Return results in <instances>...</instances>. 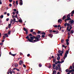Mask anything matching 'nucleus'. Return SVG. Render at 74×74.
<instances>
[{
	"mask_svg": "<svg viewBox=\"0 0 74 74\" xmlns=\"http://www.w3.org/2000/svg\"><path fill=\"white\" fill-rule=\"evenodd\" d=\"M5 36H3V40H5Z\"/></svg>",
	"mask_w": 74,
	"mask_h": 74,
	"instance_id": "obj_49",
	"label": "nucleus"
},
{
	"mask_svg": "<svg viewBox=\"0 0 74 74\" xmlns=\"http://www.w3.org/2000/svg\"><path fill=\"white\" fill-rule=\"evenodd\" d=\"M69 41V39H67L66 40V42H68Z\"/></svg>",
	"mask_w": 74,
	"mask_h": 74,
	"instance_id": "obj_46",
	"label": "nucleus"
},
{
	"mask_svg": "<svg viewBox=\"0 0 74 74\" xmlns=\"http://www.w3.org/2000/svg\"><path fill=\"white\" fill-rule=\"evenodd\" d=\"M71 22V24H72L73 23H74V21L73 20H72L71 21H69V22Z\"/></svg>",
	"mask_w": 74,
	"mask_h": 74,
	"instance_id": "obj_12",
	"label": "nucleus"
},
{
	"mask_svg": "<svg viewBox=\"0 0 74 74\" xmlns=\"http://www.w3.org/2000/svg\"><path fill=\"white\" fill-rule=\"evenodd\" d=\"M14 66L15 67H17L18 66V65L17 64H14Z\"/></svg>",
	"mask_w": 74,
	"mask_h": 74,
	"instance_id": "obj_16",
	"label": "nucleus"
},
{
	"mask_svg": "<svg viewBox=\"0 0 74 74\" xmlns=\"http://www.w3.org/2000/svg\"><path fill=\"white\" fill-rule=\"evenodd\" d=\"M32 34H34V35L36 34V32H32Z\"/></svg>",
	"mask_w": 74,
	"mask_h": 74,
	"instance_id": "obj_33",
	"label": "nucleus"
},
{
	"mask_svg": "<svg viewBox=\"0 0 74 74\" xmlns=\"http://www.w3.org/2000/svg\"><path fill=\"white\" fill-rule=\"evenodd\" d=\"M9 6L10 7H12V5L10 3V4H9Z\"/></svg>",
	"mask_w": 74,
	"mask_h": 74,
	"instance_id": "obj_64",
	"label": "nucleus"
},
{
	"mask_svg": "<svg viewBox=\"0 0 74 74\" xmlns=\"http://www.w3.org/2000/svg\"><path fill=\"white\" fill-rule=\"evenodd\" d=\"M11 23H10V24H9L8 25V28H10V27H11Z\"/></svg>",
	"mask_w": 74,
	"mask_h": 74,
	"instance_id": "obj_18",
	"label": "nucleus"
},
{
	"mask_svg": "<svg viewBox=\"0 0 74 74\" xmlns=\"http://www.w3.org/2000/svg\"><path fill=\"white\" fill-rule=\"evenodd\" d=\"M57 56L58 57H60V54L58 53H57Z\"/></svg>",
	"mask_w": 74,
	"mask_h": 74,
	"instance_id": "obj_58",
	"label": "nucleus"
},
{
	"mask_svg": "<svg viewBox=\"0 0 74 74\" xmlns=\"http://www.w3.org/2000/svg\"><path fill=\"white\" fill-rule=\"evenodd\" d=\"M59 69V67H58V66L57 65L55 68L56 70H58V69Z\"/></svg>",
	"mask_w": 74,
	"mask_h": 74,
	"instance_id": "obj_14",
	"label": "nucleus"
},
{
	"mask_svg": "<svg viewBox=\"0 0 74 74\" xmlns=\"http://www.w3.org/2000/svg\"><path fill=\"white\" fill-rule=\"evenodd\" d=\"M33 36V38H34V39H36L37 40L36 36Z\"/></svg>",
	"mask_w": 74,
	"mask_h": 74,
	"instance_id": "obj_23",
	"label": "nucleus"
},
{
	"mask_svg": "<svg viewBox=\"0 0 74 74\" xmlns=\"http://www.w3.org/2000/svg\"><path fill=\"white\" fill-rule=\"evenodd\" d=\"M58 71H61V69H60V68H59Z\"/></svg>",
	"mask_w": 74,
	"mask_h": 74,
	"instance_id": "obj_62",
	"label": "nucleus"
},
{
	"mask_svg": "<svg viewBox=\"0 0 74 74\" xmlns=\"http://www.w3.org/2000/svg\"><path fill=\"white\" fill-rule=\"evenodd\" d=\"M62 20H61V19H59L58 20V23H62Z\"/></svg>",
	"mask_w": 74,
	"mask_h": 74,
	"instance_id": "obj_10",
	"label": "nucleus"
},
{
	"mask_svg": "<svg viewBox=\"0 0 74 74\" xmlns=\"http://www.w3.org/2000/svg\"><path fill=\"white\" fill-rule=\"evenodd\" d=\"M69 73H71L72 72V70H69Z\"/></svg>",
	"mask_w": 74,
	"mask_h": 74,
	"instance_id": "obj_47",
	"label": "nucleus"
},
{
	"mask_svg": "<svg viewBox=\"0 0 74 74\" xmlns=\"http://www.w3.org/2000/svg\"><path fill=\"white\" fill-rule=\"evenodd\" d=\"M37 33L38 34H40V33H41V32L40 31H38V32Z\"/></svg>",
	"mask_w": 74,
	"mask_h": 74,
	"instance_id": "obj_45",
	"label": "nucleus"
},
{
	"mask_svg": "<svg viewBox=\"0 0 74 74\" xmlns=\"http://www.w3.org/2000/svg\"><path fill=\"white\" fill-rule=\"evenodd\" d=\"M15 17L16 18H17L18 17V14H16L15 16Z\"/></svg>",
	"mask_w": 74,
	"mask_h": 74,
	"instance_id": "obj_52",
	"label": "nucleus"
},
{
	"mask_svg": "<svg viewBox=\"0 0 74 74\" xmlns=\"http://www.w3.org/2000/svg\"><path fill=\"white\" fill-rule=\"evenodd\" d=\"M56 66V65L55 64H53V67H55Z\"/></svg>",
	"mask_w": 74,
	"mask_h": 74,
	"instance_id": "obj_37",
	"label": "nucleus"
},
{
	"mask_svg": "<svg viewBox=\"0 0 74 74\" xmlns=\"http://www.w3.org/2000/svg\"><path fill=\"white\" fill-rule=\"evenodd\" d=\"M63 53H61L60 54V55L61 56H62V54H63Z\"/></svg>",
	"mask_w": 74,
	"mask_h": 74,
	"instance_id": "obj_59",
	"label": "nucleus"
},
{
	"mask_svg": "<svg viewBox=\"0 0 74 74\" xmlns=\"http://www.w3.org/2000/svg\"><path fill=\"white\" fill-rule=\"evenodd\" d=\"M13 22L14 23H15V22H16V20L15 18H14L13 19Z\"/></svg>",
	"mask_w": 74,
	"mask_h": 74,
	"instance_id": "obj_31",
	"label": "nucleus"
},
{
	"mask_svg": "<svg viewBox=\"0 0 74 74\" xmlns=\"http://www.w3.org/2000/svg\"><path fill=\"white\" fill-rule=\"evenodd\" d=\"M67 18L65 19V22H66V21H69V20H70L71 18L70 17H67Z\"/></svg>",
	"mask_w": 74,
	"mask_h": 74,
	"instance_id": "obj_5",
	"label": "nucleus"
},
{
	"mask_svg": "<svg viewBox=\"0 0 74 74\" xmlns=\"http://www.w3.org/2000/svg\"><path fill=\"white\" fill-rule=\"evenodd\" d=\"M28 36H33V35L31 34H30L28 35Z\"/></svg>",
	"mask_w": 74,
	"mask_h": 74,
	"instance_id": "obj_40",
	"label": "nucleus"
},
{
	"mask_svg": "<svg viewBox=\"0 0 74 74\" xmlns=\"http://www.w3.org/2000/svg\"><path fill=\"white\" fill-rule=\"evenodd\" d=\"M53 33H55V34H58L59 33V31L56 30H53L52 31Z\"/></svg>",
	"mask_w": 74,
	"mask_h": 74,
	"instance_id": "obj_6",
	"label": "nucleus"
},
{
	"mask_svg": "<svg viewBox=\"0 0 74 74\" xmlns=\"http://www.w3.org/2000/svg\"><path fill=\"white\" fill-rule=\"evenodd\" d=\"M23 66L24 67H25V68H26V65H25L24 64H23Z\"/></svg>",
	"mask_w": 74,
	"mask_h": 74,
	"instance_id": "obj_57",
	"label": "nucleus"
},
{
	"mask_svg": "<svg viewBox=\"0 0 74 74\" xmlns=\"http://www.w3.org/2000/svg\"><path fill=\"white\" fill-rule=\"evenodd\" d=\"M69 69L70 70V69H72V66H71V65L70 66V67L69 68Z\"/></svg>",
	"mask_w": 74,
	"mask_h": 74,
	"instance_id": "obj_53",
	"label": "nucleus"
},
{
	"mask_svg": "<svg viewBox=\"0 0 74 74\" xmlns=\"http://www.w3.org/2000/svg\"><path fill=\"white\" fill-rule=\"evenodd\" d=\"M66 25L67 26H70V24L67 23Z\"/></svg>",
	"mask_w": 74,
	"mask_h": 74,
	"instance_id": "obj_56",
	"label": "nucleus"
},
{
	"mask_svg": "<svg viewBox=\"0 0 74 74\" xmlns=\"http://www.w3.org/2000/svg\"><path fill=\"white\" fill-rule=\"evenodd\" d=\"M37 41H37V40H34V43L35 42H37Z\"/></svg>",
	"mask_w": 74,
	"mask_h": 74,
	"instance_id": "obj_29",
	"label": "nucleus"
},
{
	"mask_svg": "<svg viewBox=\"0 0 74 74\" xmlns=\"http://www.w3.org/2000/svg\"><path fill=\"white\" fill-rule=\"evenodd\" d=\"M42 38H44V37H45V35H42Z\"/></svg>",
	"mask_w": 74,
	"mask_h": 74,
	"instance_id": "obj_55",
	"label": "nucleus"
},
{
	"mask_svg": "<svg viewBox=\"0 0 74 74\" xmlns=\"http://www.w3.org/2000/svg\"><path fill=\"white\" fill-rule=\"evenodd\" d=\"M69 69H66L65 70L66 72H69Z\"/></svg>",
	"mask_w": 74,
	"mask_h": 74,
	"instance_id": "obj_44",
	"label": "nucleus"
},
{
	"mask_svg": "<svg viewBox=\"0 0 74 74\" xmlns=\"http://www.w3.org/2000/svg\"><path fill=\"white\" fill-rule=\"evenodd\" d=\"M26 38H27V39H29V38H29V36H28L27 37H26Z\"/></svg>",
	"mask_w": 74,
	"mask_h": 74,
	"instance_id": "obj_42",
	"label": "nucleus"
},
{
	"mask_svg": "<svg viewBox=\"0 0 74 74\" xmlns=\"http://www.w3.org/2000/svg\"><path fill=\"white\" fill-rule=\"evenodd\" d=\"M48 36L49 37H50V38H52L53 37V35L51 34H48Z\"/></svg>",
	"mask_w": 74,
	"mask_h": 74,
	"instance_id": "obj_7",
	"label": "nucleus"
},
{
	"mask_svg": "<svg viewBox=\"0 0 74 74\" xmlns=\"http://www.w3.org/2000/svg\"><path fill=\"white\" fill-rule=\"evenodd\" d=\"M25 32H26L25 34H28V30H27V31H26Z\"/></svg>",
	"mask_w": 74,
	"mask_h": 74,
	"instance_id": "obj_38",
	"label": "nucleus"
},
{
	"mask_svg": "<svg viewBox=\"0 0 74 74\" xmlns=\"http://www.w3.org/2000/svg\"><path fill=\"white\" fill-rule=\"evenodd\" d=\"M48 68L49 69H51V64H49V66L48 67Z\"/></svg>",
	"mask_w": 74,
	"mask_h": 74,
	"instance_id": "obj_19",
	"label": "nucleus"
},
{
	"mask_svg": "<svg viewBox=\"0 0 74 74\" xmlns=\"http://www.w3.org/2000/svg\"><path fill=\"white\" fill-rule=\"evenodd\" d=\"M70 14H69L66 16V18H68V17H70Z\"/></svg>",
	"mask_w": 74,
	"mask_h": 74,
	"instance_id": "obj_32",
	"label": "nucleus"
},
{
	"mask_svg": "<svg viewBox=\"0 0 74 74\" xmlns=\"http://www.w3.org/2000/svg\"><path fill=\"white\" fill-rule=\"evenodd\" d=\"M69 51L68 50H67L66 51L65 54L67 55V54H69Z\"/></svg>",
	"mask_w": 74,
	"mask_h": 74,
	"instance_id": "obj_13",
	"label": "nucleus"
},
{
	"mask_svg": "<svg viewBox=\"0 0 74 74\" xmlns=\"http://www.w3.org/2000/svg\"><path fill=\"white\" fill-rule=\"evenodd\" d=\"M66 45H69V42H66Z\"/></svg>",
	"mask_w": 74,
	"mask_h": 74,
	"instance_id": "obj_63",
	"label": "nucleus"
},
{
	"mask_svg": "<svg viewBox=\"0 0 74 74\" xmlns=\"http://www.w3.org/2000/svg\"><path fill=\"white\" fill-rule=\"evenodd\" d=\"M60 57H58L57 58V60H60Z\"/></svg>",
	"mask_w": 74,
	"mask_h": 74,
	"instance_id": "obj_28",
	"label": "nucleus"
},
{
	"mask_svg": "<svg viewBox=\"0 0 74 74\" xmlns=\"http://www.w3.org/2000/svg\"><path fill=\"white\" fill-rule=\"evenodd\" d=\"M73 33H74V30H71L70 32L71 34H73Z\"/></svg>",
	"mask_w": 74,
	"mask_h": 74,
	"instance_id": "obj_21",
	"label": "nucleus"
},
{
	"mask_svg": "<svg viewBox=\"0 0 74 74\" xmlns=\"http://www.w3.org/2000/svg\"><path fill=\"white\" fill-rule=\"evenodd\" d=\"M9 53V55H11L12 56H15L16 55V53L14 54H12V53H11V52H10Z\"/></svg>",
	"mask_w": 74,
	"mask_h": 74,
	"instance_id": "obj_3",
	"label": "nucleus"
},
{
	"mask_svg": "<svg viewBox=\"0 0 74 74\" xmlns=\"http://www.w3.org/2000/svg\"><path fill=\"white\" fill-rule=\"evenodd\" d=\"M72 67H73V69H74V62L72 64Z\"/></svg>",
	"mask_w": 74,
	"mask_h": 74,
	"instance_id": "obj_39",
	"label": "nucleus"
},
{
	"mask_svg": "<svg viewBox=\"0 0 74 74\" xmlns=\"http://www.w3.org/2000/svg\"><path fill=\"white\" fill-rule=\"evenodd\" d=\"M4 36H5L6 37H8V35L7 34H4Z\"/></svg>",
	"mask_w": 74,
	"mask_h": 74,
	"instance_id": "obj_17",
	"label": "nucleus"
},
{
	"mask_svg": "<svg viewBox=\"0 0 74 74\" xmlns=\"http://www.w3.org/2000/svg\"><path fill=\"white\" fill-rule=\"evenodd\" d=\"M3 15H1V16H0V18H1V19H2V18H3Z\"/></svg>",
	"mask_w": 74,
	"mask_h": 74,
	"instance_id": "obj_36",
	"label": "nucleus"
},
{
	"mask_svg": "<svg viewBox=\"0 0 74 74\" xmlns=\"http://www.w3.org/2000/svg\"><path fill=\"white\" fill-rule=\"evenodd\" d=\"M30 38H29L28 39V41H29V42H32V43H34V42L33 41V40H34V39L33 38V37H31Z\"/></svg>",
	"mask_w": 74,
	"mask_h": 74,
	"instance_id": "obj_1",
	"label": "nucleus"
},
{
	"mask_svg": "<svg viewBox=\"0 0 74 74\" xmlns=\"http://www.w3.org/2000/svg\"><path fill=\"white\" fill-rule=\"evenodd\" d=\"M56 59H53V63H55V61H56Z\"/></svg>",
	"mask_w": 74,
	"mask_h": 74,
	"instance_id": "obj_35",
	"label": "nucleus"
},
{
	"mask_svg": "<svg viewBox=\"0 0 74 74\" xmlns=\"http://www.w3.org/2000/svg\"><path fill=\"white\" fill-rule=\"evenodd\" d=\"M58 62L56 61V62H55V64H56H56H58Z\"/></svg>",
	"mask_w": 74,
	"mask_h": 74,
	"instance_id": "obj_61",
	"label": "nucleus"
},
{
	"mask_svg": "<svg viewBox=\"0 0 74 74\" xmlns=\"http://www.w3.org/2000/svg\"><path fill=\"white\" fill-rule=\"evenodd\" d=\"M11 34V31H9L8 32V34Z\"/></svg>",
	"mask_w": 74,
	"mask_h": 74,
	"instance_id": "obj_41",
	"label": "nucleus"
},
{
	"mask_svg": "<svg viewBox=\"0 0 74 74\" xmlns=\"http://www.w3.org/2000/svg\"><path fill=\"white\" fill-rule=\"evenodd\" d=\"M33 32V29H31L30 31V32L31 33H32V32Z\"/></svg>",
	"mask_w": 74,
	"mask_h": 74,
	"instance_id": "obj_60",
	"label": "nucleus"
},
{
	"mask_svg": "<svg viewBox=\"0 0 74 74\" xmlns=\"http://www.w3.org/2000/svg\"><path fill=\"white\" fill-rule=\"evenodd\" d=\"M23 64V63L22 61V60H20L19 62V64L20 65H21V64Z\"/></svg>",
	"mask_w": 74,
	"mask_h": 74,
	"instance_id": "obj_8",
	"label": "nucleus"
},
{
	"mask_svg": "<svg viewBox=\"0 0 74 74\" xmlns=\"http://www.w3.org/2000/svg\"><path fill=\"white\" fill-rule=\"evenodd\" d=\"M13 22V19H11L10 20V23L12 24V23Z\"/></svg>",
	"mask_w": 74,
	"mask_h": 74,
	"instance_id": "obj_26",
	"label": "nucleus"
},
{
	"mask_svg": "<svg viewBox=\"0 0 74 74\" xmlns=\"http://www.w3.org/2000/svg\"><path fill=\"white\" fill-rule=\"evenodd\" d=\"M23 30H24V31H25V32L27 31V29H26V28L25 27L23 28Z\"/></svg>",
	"mask_w": 74,
	"mask_h": 74,
	"instance_id": "obj_24",
	"label": "nucleus"
},
{
	"mask_svg": "<svg viewBox=\"0 0 74 74\" xmlns=\"http://www.w3.org/2000/svg\"><path fill=\"white\" fill-rule=\"evenodd\" d=\"M18 22H20V23H22V20L21 19H19L18 20Z\"/></svg>",
	"mask_w": 74,
	"mask_h": 74,
	"instance_id": "obj_20",
	"label": "nucleus"
},
{
	"mask_svg": "<svg viewBox=\"0 0 74 74\" xmlns=\"http://www.w3.org/2000/svg\"><path fill=\"white\" fill-rule=\"evenodd\" d=\"M41 34H42L43 35H45V34H45V32H42V33H41Z\"/></svg>",
	"mask_w": 74,
	"mask_h": 74,
	"instance_id": "obj_25",
	"label": "nucleus"
},
{
	"mask_svg": "<svg viewBox=\"0 0 74 74\" xmlns=\"http://www.w3.org/2000/svg\"><path fill=\"white\" fill-rule=\"evenodd\" d=\"M67 55L66 54H65L64 56V59H65V58H67Z\"/></svg>",
	"mask_w": 74,
	"mask_h": 74,
	"instance_id": "obj_11",
	"label": "nucleus"
},
{
	"mask_svg": "<svg viewBox=\"0 0 74 74\" xmlns=\"http://www.w3.org/2000/svg\"><path fill=\"white\" fill-rule=\"evenodd\" d=\"M49 33H52V30H49Z\"/></svg>",
	"mask_w": 74,
	"mask_h": 74,
	"instance_id": "obj_30",
	"label": "nucleus"
},
{
	"mask_svg": "<svg viewBox=\"0 0 74 74\" xmlns=\"http://www.w3.org/2000/svg\"><path fill=\"white\" fill-rule=\"evenodd\" d=\"M66 18V16H64L62 17V20H64V19Z\"/></svg>",
	"mask_w": 74,
	"mask_h": 74,
	"instance_id": "obj_15",
	"label": "nucleus"
},
{
	"mask_svg": "<svg viewBox=\"0 0 74 74\" xmlns=\"http://www.w3.org/2000/svg\"><path fill=\"white\" fill-rule=\"evenodd\" d=\"M61 66V65L59 64L58 65V66L59 67V68H60V66Z\"/></svg>",
	"mask_w": 74,
	"mask_h": 74,
	"instance_id": "obj_34",
	"label": "nucleus"
},
{
	"mask_svg": "<svg viewBox=\"0 0 74 74\" xmlns=\"http://www.w3.org/2000/svg\"><path fill=\"white\" fill-rule=\"evenodd\" d=\"M20 2L19 3V4L20 5H23V1L22 0H20Z\"/></svg>",
	"mask_w": 74,
	"mask_h": 74,
	"instance_id": "obj_4",
	"label": "nucleus"
},
{
	"mask_svg": "<svg viewBox=\"0 0 74 74\" xmlns=\"http://www.w3.org/2000/svg\"><path fill=\"white\" fill-rule=\"evenodd\" d=\"M71 14H74V10L72 11L71 12Z\"/></svg>",
	"mask_w": 74,
	"mask_h": 74,
	"instance_id": "obj_50",
	"label": "nucleus"
},
{
	"mask_svg": "<svg viewBox=\"0 0 74 74\" xmlns=\"http://www.w3.org/2000/svg\"><path fill=\"white\" fill-rule=\"evenodd\" d=\"M41 37V36H40V35H38L36 36V40L37 41H39V39L40 38V37Z\"/></svg>",
	"mask_w": 74,
	"mask_h": 74,
	"instance_id": "obj_2",
	"label": "nucleus"
},
{
	"mask_svg": "<svg viewBox=\"0 0 74 74\" xmlns=\"http://www.w3.org/2000/svg\"><path fill=\"white\" fill-rule=\"evenodd\" d=\"M16 70L17 71H20V70L19 69H18L17 68H13V70Z\"/></svg>",
	"mask_w": 74,
	"mask_h": 74,
	"instance_id": "obj_9",
	"label": "nucleus"
},
{
	"mask_svg": "<svg viewBox=\"0 0 74 74\" xmlns=\"http://www.w3.org/2000/svg\"><path fill=\"white\" fill-rule=\"evenodd\" d=\"M57 62H58V63H59V64H60V63H61V62L60 61H57Z\"/></svg>",
	"mask_w": 74,
	"mask_h": 74,
	"instance_id": "obj_51",
	"label": "nucleus"
},
{
	"mask_svg": "<svg viewBox=\"0 0 74 74\" xmlns=\"http://www.w3.org/2000/svg\"><path fill=\"white\" fill-rule=\"evenodd\" d=\"M58 53H60V52H61V50H59L58 51Z\"/></svg>",
	"mask_w": 74,
	"mask_h": 74,
	"instance_id": "obj_48",
	"label": "nucleus"
},
{
	"mask_svg": "<svg viewBox=\"0 0 74 74\" xmlns=\"http://www.w3.org/2000/svg\"><path fill=\"white\" fill-rule=\"evenodd\" d=\"M16 5H18V1H17L16 2Z\"/></svg>",
	"mask_w": 74,
	"mask_h": 74,
	"instance_id": "obj_43",
	"label": "nucleus"
},
{
	"mask_svg": "<svg viewBox=\"0 0 74 74\" xmlns=\"http://www.w3.org/2000/svg\"><path fill=\"white\" fill-rule=\"evenodd\" d=\"M61 41L62 43H63V42L64 41V39H62L61 40Z\"/></svg>",
	"mask_w": 74,
	"mask_h": 74,
	"instance_id": "obj_54",
	"label": "nucleus"
},
{
	"mask_svg": "<svg viewBox=\"0 0 74 74\" xmlns=\"http://www.w3.org/2000/svg\"><path fill=\"white\" fill-rule=\"evenodd\" d=\"M53 27H54L55 28H57V27H58V25H53Z\"/></svg>",
	"mask_w": 74,
	"mask_h": 74,
	"instance_id": "obj_22",
	"label": "nucleus"
},
{
	"mask_svg": "<svg viewBox=\"0 0 74 74\" xmlns=\"http://www.w3.org/2000/svg\"><path fill=\"white\" fill-rule=\"evenodd\" d=\"M39 67H42V65L41 64H39Z\"/></svg>",
	"mask_w": 74,
	"mask_h": 74,
	"instance_id": "obj_27",
	"label": "nucleus"
}]
</instances>
